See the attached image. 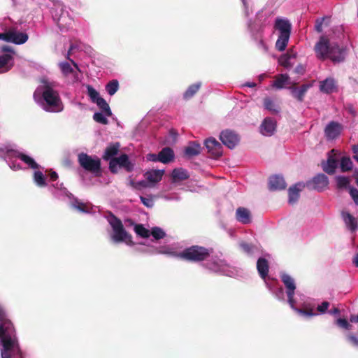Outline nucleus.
Here are the masks:
<instances>
[{"label":"nucleus","instance_id":"obj_1","mask_svg":"<svg viewBox=\"0 0 358 358\" xmlns=\"http://www.w3.org/2000/svg\"><path fill=\"white\" fill-rule=\"evenodd\" d=\"M34 99L47 112L58 113L63 110V104L58 92L47 80H43V84L36 89Z\"/></svg>","mask_w":358,"mask_h":358},{"label":"nucleus","instance_id":"obj_2","mask_svg":"<svg viewBox=\"0 0 358 358\" xmlns=\"http://www.w3.org/2000/svg\"><path fill=\"white\" fill-rule=\"evenodd\" d=\"M203 266L207 269L228 277L236 278L241 273L239 268L222 259L221 253H216L213 249L203 248Z\"/></svg>","mask_w":358,"mask_h":358},{"label":"nucleus","instance_id":"obj_3","mask_svg":"<svg viewBox=\"0 0 358 358\" xmlns=\"http://www.w3.org/2000/svg\"><path fill=\"white\" fill-rule=\"evenodd\" d=\"M314 50L316 57L322 60L329 58L334 62L338 63L345 59L344 50L328 35L320 36L315 45Z\"/></svg>","mask_w":358,"mask_h":358},{"label":"nucleus","instance_id":"obj_4","mask_svg":"<svg viewBox=\"0 0 358 358\" xmlns=\"http://www.w3.org/2000/svg\"><path fill=\"white\" fill-rule=\"evenodd\" d=\"M0 157L3 158L13 171L21 169L20 165L16 163V159H20L32 169H38L40 167L31 157L18 151L16 145L11 143L0 144Z\"/></svg>","mask_w":358,"mask_h":358},{"label":"nucleus","instance_id":"obj_5","mask_svg":"<svg viewBox=\"0 0 358 358\" xmlns=\"http://www.w3.org/2000/svg\"><path fill=\"white\" fill-rule=\"evenodd\" d=\"M176 245L162 247L157 250V253L164 254L173 257L189 262L201 260V247L192 246L181 251L178 250Z\"/></svg>","mask_w":358,"mask_h":358},{"label":"nucleus","instance_id":"obj_6","mask_svg":"<svg viewBox=\"0 0 358 358\" xmlns=\"http://www.w3.org/2000/svg\"><path fill=\"white\" fill-rule=\"evenodd\" d=\"M274 28L279 32L275 48L280 52L284 51L290 38L292 23L287 18L278 17L275 20Z\"/></svg>","mask_w":358,"mask_h":358},{"label":"nucleus","instance_id":"obj_7","mask_svg":"<svg viewBox=\"0 0 358 358\" xmlns=\"http://www.w3.org/2000/svg\"><path fill=\"white\" fill-rule=\"evenodd\" d=\"M1 358H22L16 333L0 339Z\"/></svg>","mask_w":358,"mask_h":358},{"label":"nucleus","instance_id":"obj_8","mask_svg":"<svg viewBox=\"0 0 358 358\" xmlns=\"http://www.w3.org/2000/svg\"><path fill=\"white\" fill-rule=\"evenodd\" d=\"M268 262L263 257L258 259L257 269L259 275L264 280L266 287L278 301H285L284 289L282 287H275L270 283L267 279L268 272Z\"/></svg>","mask_w":358,"mask_h":358},{"label":"nucleus","instance_id":"obj_9","mask_svg":"<svg viewBox=\"0 0 358 358\" xmlns=\"http://www.w3.org/2000/svg\"><path fill=\"white\" fill-rule=\"evenodd\" d=\"M108 221L113 229L110 238L113 243H125L129 245L133 244L131 235L127 232L120 220L111 215L108 217Z\"/></svg>","mask_w":358,"mask_h":358},{"label":"nucleus","instance_id":"obj_10","mask_svg":"<svg viewBox=\"0 0 358 358\" xmlns=\"http://www.w3.org/2000/svg\"><path fill=\"white\" fill-rule=\"evenodd\" d=\"M164 173V170H150L144 174V180L138 182L131 180L130 184L136 189H140L143 187H152L162 180Z\"/></svg>","mask_w":358,"mask_h":358},{"label":"nucleus","instance_id":"obj_11","mask_svg":"<svg viewBox=\"0 0 358 358\" xmlns=\"http://www.w3.org/2000/svg\"><path fill=\"white\" fill-rule=\"evenodd\" d=\"M280 278L285 285V291L284 290L285 301L287 302L289 306H293L294 303V295L296 289L295 280L289 274L285 272H280Z\"/></svg>","mask_w":358,"mask_h":358},{"label":"nucleus","instance_id":"obj_12","mask_svg":"<svg viewBox=\"0 0 358 358\" xmlns=\"http://www.w3.org/2000/svg\"><path fill=\"white\" fill-rule=\"evenodd\" d=\"M79 164L85 170L96 174L101 169V160L96 156H90L86 153H80L78 156Z\"/></svg>","mask_w":358,"mask_h":358},{"label":"nucleus","instance_id":"obj_13","mask_svg":"<svg viewBox=\"0 0 358 358\" xmlns=\"http://www.w3.org/2000/svg\"><path fill=\"white\" fill-rule=\"evenodd\" d=\"M15 332L13 324L8 318L5 308L0 305V339Z\"/></svg>","mask_w":358,"mask_h":358},{"label":"nucleus","instance_id":"obj_14","mask_svg":"<svg viewBox=\"0 0 358 358\" xmlns=\"http://www.w3.org/2000/svg\"><path fill=\"white\" fill-rule=\"evenodd\" d=\"M86 87L87 90V95L92 102L96 103L101 110H104L106 114L112 115L109 105L105 99L100 96L99 92L90 85H87Z\"/></svg>","mask_w":358,"mask_h":358},{"label":"nucleus","instance_id":"obj_15","mask_svg":"<svg viewBox=\"0 0 358 358\" xmlns=\"http://www.w3.org/2000/svg\"><path fill=\"white\" fill-rule=\"evenodd\" d=\"M339 154L335 150H331L328 153V158L326 162H322V167L324 172L328 174H334L338 166Z\"/></svg>","mask_w":358,"mask_h":358},{"label":"nucleus","instance_id":"obj_16","mask_svg":"<svg viewBox=\"0 0 358 358\" xmlns=\"http://www.w3.org/2000/svg\"><path fill=\"white\" fill-rule=\"evenodd\" d=\"M220 139L229 149L234 148L240 141L239 136L229 129L222 131L220 134Z\"/></svg>","mask_w":358,"mask_h":358},{"label":"nucleus","instance_id":"obj_17","mask_svg":"<svg viewBox=\"0 0 358 358\" xmlns=\"http://www.w3.org/2000/svg\"><path fill=\"white\" fill-rule=\"evenodd\" d=\"M248 29L250 31L252 37L258 43V47L266 52L268 50L267 45L263 41V27H256V25H252L251 22H248Z\"/></svg>","mask_w":358,"mask_h":358},{"label":"nucleus","instance_id":"obj_18","mask_svg":"<svg viewBox=\"0 0 358 358\" xmlns=\"http://www.w3.org/2000/svg\"><path fill=\"white\" fill-rule=\"evenodd\" d=\"M329 185V179L323 173H319L307 182L308 187L318 192L324 190Z\"/></svg>","mask_w":358,"mask_h":358},{"label":"nucleus","instance_id":"obj_19","mask_svg":"<svg viewBox=\"0 0 358 358\" xmlns=\"http://www.w3.org/2000/svg\"><path fill=\"white\" fill-rule=\"evenodd\" d=\"M343 129V126L335 121L327 124L324 129V135L328 141H332L339 136Z\"/></svg>","mask_w":358,"mask_h":358},{"label":"nucleus","instance_id":"obj_20","mask_svg":"<svg viewBox=\"0 0 358 358\" xmlns=\"http://www.w3.org/2000/svg\"><path fill=\"white\" fill-rule=\"evenodd\" d=\"M204 145L213 158H217L222 155V146L215 138H207L204 141Z\"/></svg>","mask_w":358,"mask_h":358},{"label":"nucleus","instance_id":"obj_21","mask_svg":"<svg viewBox=\"0 0 358 358\" xmlns=\"http://www.w3.org/2000/svg\"><path fill=\"white\" fill-rule=\"evenodd\" d=\"M9 43L16 45L25 43L29 38V36L25 32L17 31L15 29H9Z\"/></svg>","mask_w":358,"mask_h":358},{"label":"nucleus","instance_id":"obj_22","mask_svg":"<svg viewBox=\"0 0 358 358\" xmlns=\"http://www.w3.org/2000/svg\"><path fill=\"white\" fill-rule=\"evenodd\" d=\"M275 129L276 122L271 117H266L260 126V132L264 136H271L274 134Z\"/></svg>","mask_w":358,"mask_h":358},{"label":"nucleus","instance_id":"obj_23","mask_svg":"<svg viewBox=\"0 0 358 358\" xmlns=\"http://www.w3.org/2000/svg\"><path fill=\"white\" fill-rule=\"evenodd\" d=\"M320 90L325 94H331L337 90L336 81L333 78H327L320 82Z\"/></svg>","mask_w":358,"mask_h":358},{"label":"nucleus","instance_id":"obj_24","mask_svg":"<svg viewBox=\"0 0 358 358\" xmlns=\"http://www.w3.org/2000/svg\"><path fill=\"white\" fill-rule=\"evenodd\" d=\"M268 185L269 189L273 191L285 189L287 187L284 178L280 175L271 176L269 178Z\"/></svg>","mask_w":358,"mask_h":358},{"label":"nucleus","instance_id":"obj_25","mask_svg":"<svg viewBox=\"0 0 358 358\" xmlns=\"http://www.w3.org/2000/svg\"><path fill=\"white\" fill-rule=\"evenodd\" d=\"M49 190L57 198L67 197L71 199L73 194H71L66 188L63 185V183H56L49 187Z\"/></svg>","mask_w":358,"mask_h":358},{"label":"nucleus","instance_id":"obj_26","mask_svg":"<svg viewBox=\"0 0 358 358\" xmlns=\"http://www.w3.org/2000/svg\"><path fill=\"white\" fill-rule=\"evenodd\" d=\"M236 219L243 224H250L252 221L250 210L244 207L238 208L236 210Z\"/></svg>","mask_w":358,"mask_h":358},{"label":"nucleus","instance_id":"obj_27","mask_svg":"<svg viewBox=\"0 0 358 358\" xmlns=\"http://www.w3.org/2000/svg\"><path fill=\"white\" fill-rule=\"evenodd\" d=\"M303 187V184L298 182L289 188L288 201L289 204H294L298 201L299 198V193L302 190Z\"/></svg>","mask_w":358,"mask_h":358},{"label":"nucleus","instance_id":"obj_28","mask_svg":"<svg viewBox=\"0 0 358 358\" xmlns=\"http://www.w3.org/2000/svg\"><path fill=\"white\" fill-rule=\"evenodd\" d=\"M238 246L241 250L249 257H255L260 253L258 246L245 241H240Z\"/></svg>","mask_w":358,"mask_h":358},{"label":"nucleus","instance_id":"obj_29","mask_svg":"<svg viewBox=\"0 0 358 358\" xmlns=\"http://www.w3.org/2000/svg\"><path fill=\"white\" fill-rule=\"evenodd\" d=\"M343 220L347 228L351 231L355 232L358 229V222L356 217L348 212L342 213Z\"/></svg>","mask_w":358,"mask_h":358},{"label":"nucleus","instance_id":"obj_30","mask_svg":"<svg viewBox=\"0 0 358 358\" xmlns=\"http://www.w3.org/2000/svg\"><path fill=\"white\" fill-rule=\"evenodd\" d=\"M13 66V58L10 54L0 56V73L8 71Z\"/></svg>","mask_w":358,"mask_h":358},{"label":"nucleus","instance_id":"obj_31","mask_svg":"<svg viewBox=\"0 0 358 358\" xmlns=\"http://www.w3.org/2000/svg\"><path fill=\"white\" fill-rule=\"evenodd\" d=\"M312 87V84H303L300 87H290L292 96L299 101H302L307 91Z\"/></svg>","mask_w":358,"mask_h":358},{"label":"nucleus","instance_id":"obj_32","mask_svg":"<svg viewBox=\"0 0 358 358\" xmlns=\"http://www.w3.org/2000/svg\"><path fill=\"white\" fill-rule=\"evenodd\" d=\"M290 78L287 73H282L275 76V80L272 84V87L281 90L285 87L286 85L289 84Z\"/></svg>","mask_w":358,"mask_h":358},{"label":"nucleus","instance_id":"obj_33","mask_svg":"<svg viewBox=\"0 0 358 358\" xmlns=\"http://www.w3.org/2000/svg\"><path fill=\"white\" fill-rule=\"evenodd\" d=\"M296 53L293 51H289L287 54L282 55L279 59V63L281 66L289 69L293 65L292 59H295Z\"/></svg>","mask_w":358,"mask_h":358},{"label":"nucleus","instance_id":"obj_34","mask_svg":"<svg viewBox=\"0 0 358 358\" xmlns=\"http://www.w3.org/2000/svg\"><path fill=\"white\" fill-rule=\"evenodd\" d=\"M172 180L173 182L182 181L189 178L187 170L182 168L174 169L171 173Z\"/></svg>","mask_w":358,"mask_h":358},{"label":"nucleus","instance_id":"obj_35","mask_svg":"<svg viewBox=\"0 0 358 358\" xmlns=\"http://www.w3.org/2000/svg\"><path fill=\"white\" fill-rule=\"evenodd\" d=\"M33 181L34 184L40 188L45 187L48 186L45 176L42 171L39 170L35 169V171L33 174Z\"/></svg>","mask_w":358,"mask_h":358},{"label":"nucleus","instance_id":"obj_36","mask_svg":"<svg viewBox=\"0 0 358 358\" xmlns=\"http://www.w3.org/2000/svg\"><path fill=\"white\" fill-rule=\"evenodd\" d=\"M73 201H71V206L81 213H89L91 211L92 207L90 203H83L73 196L71 197Z\"/></svg>","mask_w":358,"mask_h":358},{"label":"nucleus","instance_id":"obj_37","mask_svg":"<svg viewBox=\"0 0 358 358\" xmlns=\"http://www.w3.org/2000/svg\"><path fill=\"white\" fill-rule=\"evenodd\" d=\"M159 162L167 164L174 158V153L170 148H164L159 152Z\"/></svg>","mask_w":358,"mask_h":358},{"label":"nucleus","instance_id":"obj_38","mask_svg":"<svg viewBox=\"0 0 358 358\" xmlns=\"http://www.w3.org/2000/svg\"><path fill=\"white\" fill-rule=\"evenodd\" d=\"M117 162L119 167L124 168L127 171H131L134 169V164L129 161L127 155L123 154L117 158H114Z\"/></svg>","mask_w":358,"mask_h":358},{"label":"nucleus","instance_id":"obj_39","mask_svg":"<svg viewBox=\"0 0 358 358\" xmlns=\"http://www.w3.org/2000/svg\"><path fill=\"white\" fill-rule=\"evenodd\" d=\"M120 148V144L118 143H113L108 145L103 155V158L105 160H108L112 158L113 156L117 154L118 150Z\"/></svg>","mask_w":358,"mask_h":358},{"label":"nucleus","instance_id":"obj_40","mask_svg":"<svg viewBox=\"0 0 358 358\" xmlns=\"http://www.w3.org/2000/svg\"><path fill=\"white\" fill-rule=\"evenodd\" d=\"M201 87V83H196L195 84L191 85L188 87L186 91L183 93L182 97L185 100H189L192 99L196 92H199Z\"/></svg>","mask_w":358,"mask_h":358},{"label":"nucleus","instance_id":"obj_41","mask_svg":"<svg viewBox=\"0 0 358 358\" xmlns=\"http://www.w3.org/2000/svg\"><path fill=\"white\" fill-rule=\"evenodd\" d=\"M59 66L61 72L63 76L65 77H68L71 75L75 76L76 73L75 69L71 66V65L67 62H62L59 63Z\"/></svg>","mask_w":358,"mask_h":358},{"label":"nucleus","instance_id":"obj_42","mask_svg":"<svg viewBox=\"0 0 358 358\" xmlns=\"http://www.w3.org/2000/svg\"><path fill=\"white\" fill-rule=\"evenodd\" d=\"M297 306H298V303L296 302V300H294V303L293 306H290V308L292 310H294L295 312H296L298 314H299L300 315H301L304 317H310L315 316L317 315L316 313H314L313 311V309L304 310V309L297 308Z\"/></svg>","mask_w":358,"mask_h":358},{"label":"nucleus","instance_id":"obj_43","mask_svg":"<svg viewBox=\"0 0 358 358\" xmlns=\"http://www.w3.org/2000/svg\"><path fill=\"white\" fill-rule=\"evenodd\" d=\"M112 115H108L104 110H101V112H96L93 115V119L95 122L102 124H107L108 121L107 117H110Z\"/></svg>","mask_w":358,"mask_h":358},{"label":"nucleus","instance_id":"obj_44","mask_svg":"<svg viewBox=\"0 0 358 358\" xmlns=\"http://www.w3.org/2000/svg\"><path fill=\"white\" fill-rule=\"evenodd\" d=\"M119 89V83L117 80L110 81L106 86V90L110 96L114 95Z\"/></svg>","mask_w":358,"mask_h":358},{"label":"nucleus","instance_id":"obj_45","mask_svg":"<svg viewBox=\"0 0 358 358\" xmlns=\"http://www.w3.org/2000/svg\"><path fill=\"white\" fill-rule=\"evenodd\" d=\"M340 167L343 172L348 171L352 168V162L348 157H343L341 159Z\"/></svg>","mask_w":358,"mask_h":358},{"label":"nucleus","instance_id":"obj_46","mask_svg":"<svg viewBox=\"0 0 358 358\" xmlns=\"http://www.w3.org/2000/svg\"><path fill=\"white\" fill-rule=\"evenodd\" d=\"M200 152L199 144H190L185 148V155L188 157H193Z\"/></svg>","mask_w":358,"mask_h":358},{"label":"nucleus","instance_id":"obj_47","mask_svg":"<svg viewBox=\"0 0 358 358\" xmlns=\"http://www.w3.org/2000/svg\"><path fill=\"white\" fill-rule=\"evenodd\" d=\"M155 196L153 195H145V196H141L140 199L142 203L148 207V208H152L155 205Z\"/></svg>","mask_w":358,"mask_h":358},{"label":"nucleus","instance_id":"obj_48","mask_svg":"<svg viewBox=\"0 0 358 358\" xmlns=\"http://www.w3.org/2000/svg\"><path fill=\"white\" fill-rule=\"evenodd\" d=\"M264 107L266 109H267L273 113H277L279 112L278 107L277 106H275L274 102L269 98H266L264 99Z\"/></svg>","mask_w":358,"mask_h":358},{"label":"nucleus","instance_id":"obj_49","mask_svg":"<svg viewBox=\"0 0 358 358\" xmlns=\"http://www.w3.org/2000/svg\"><path fill=\"white\" fill-rule=\"evenodd\" d=\"M336 180L338 188L347 187L350 183L348 178L345 176H337Z\"/></svg>","mask_w":358,"mask_h":358},{"label":"nucleus","instance_id":"obj_50","mask_svg":"<svg viewBox=\"0 0 358 358\" xmlns=\"http://www.w3.org/2000/svg\"><path fill=\"white\" fill-rule=\"evenodd\" d=\"M151 234L154 238L158 240L164 237L165 232L159 227H153L151 230Z\"/></svg>","mask_w":358,"mask_h":358},{"label":"nucleus","instance_id":"obj_51","mask_svg":"<svg viewBox=\"0 0 358 358\" xmlns=\"http://www.w3.org/2000/svg\"><path fill=\"white\" fill-rule=\"evenodd\" d=\"M134 229H135L136 233L142 237H148L149 236L150 231L148 229H146L145 227H143V226L141 224H136L135 226Z\"/></svg>","mask_w":358,"mask_h":358},{"label":"nucleus","instance_id":"obj_52","mask_svg":"<svg viewBox=\"0 0 358 358\" xmlns=\"http://www.w3.org/2000/svg\"><path fill=\"white\" fill-rule=\"evenodd\" d=\"M326 19H328V17H320V18L316 19L315 24V30L317 32L321 33L322 31V30H323L322 26H323L324 22Z\"/></svg>","mask_w":358,"mask_h":358},{"label":"nucleus","instance_id":"obj_53","mask_svg":"<svg viewBox=\"0 0 358 358\" xmlns=\"http://www.w3.org/2000/svg\"><path fill=\"white\" fill-rule=\"evenodd\" d=\"M244 8V14L246 17H249L250 14L252 13V8L248 0H241Z\"/></svg>","mask_w":358,"mask_h":358},{"label":"nucleus","instance_id":"obj_54","mask_svg":"<svg viewBox=\"0 0 358 358\" xmlns=\"http://www.w3.org/2000/svg\"><path fill=\"white\" fill-rule=\"evenodd\" d=\"M349 193L355 203L358 206V189L350 187L349 188Z\"/></svg>","mask_w":358,"mask_h":358},{"label":"nucleus","instance_id":"obj_55","mask_svg":"<svg viewBox=\"0 0 358 358\" xmlns=\"http://www.w3.org/2000/svg\"><path fill=\"white\" fill-rule=\"evenodd\" d=\"M336 324L338 327L345 329H350L351 325L345 319L339 318L336 320Z\"/></svg>","mask_w":358,"mask_h":358},{"label":"nucleus","instance_id":"obj_56","mask_svg":"<svg viewBox=\"0 0 358 358\" xmlns=\"http://www.w3.org/2000/svg\"><path fill=\"white\" fill-rule=\"evenodd\" d=\"M348 341L351 345L358 348V338L353 335H348L347 337Z\"/></svg>","mask_w":358,"mask_h":358},{"label":"nucleus","instance_id":"obj_57","mask_svg":"<svg viewBox=\"0 0 358 358\" xmlns=\"http://www.w3.org/2000/svg\"><path fill=\"white\" fill-rule=\"evenodd\" d=\"M118 164L115 159H112L109 164V169L112 173L117 172Z\"/></svg>","mask_w":358,"mask_h":358},{"label":"nucleus","instance_id":"obj_58","mask_svg":"<svg viewBox=\"0 0 358 358\" xmlns=\"http://www.w3.org/2000/svg\"><path fill=\"white\" fill-rule=\"evenodd\" d=\"M329 306V303L327 301H324L321 303V305H319L317 306V310L320 313H324L327 311V310L328 309Z\"/></svg>","mask_w":358,"mask_h":358},{"label":"nucleus","instance_id":"obj_59","mask_svg":"<svg viewBox=\"0 0 358 358\" xmlns=\"http://www.w3.org/2000/svg\"><path fill=\"white\" fill-rule=\"evenodd\" d=\"M146 159L148 161L150 162H159V153L158 154H154V153H150L147 155Z\"/></svg>","mask_w":358,"mask_h":358},{"label":"nucleus","instance_id":"obj_60","mask_svg":"<svg viewBox=\"0 0 358 358\" xmlns=\"http://www.w3.org/2000/svg\"><path fill=\"white\" fill-rule=\"evenodd\" d=\"M9 30L3 33H0V40L9 43Z\"/></svg>","mask_w":358,"mask_h":358},{"label":"nucleus","instance_id":"obj_61","mask_svg":"<svg viewBox=\"0 0 358 358\" xmlns=\"http://www.w3.org/2000/svg\"><path fill=\"white\" fill-rule=\"evenodd\" d=\"M294 72L298 74H303L305 72V67L302 64H299L294 69Z\"/></svg>","mask_w":358,"mask_h":358},{"label":"nucleus","instance_id":"obj_62","mask_svg":"<svg viewBox=\"0 0 358 358\" xmlns=\"http://www.w3.org/2000/svg\"><path fill=\"white\" fill-rule=\"evenodd\" d=\"M2 50L6 52L5 54H10L12 57L14 55V51L10 46H8V45L3 46Z\"/></svg>","mask_w":358,"mask_h":358},{"label":"nucleus","instance_id":"obj_63","mask_svg":"<svg viewBox=\"0 0 358 358\" xmlns=\"http://www.w3.org/2000/svg\"><path fill=\"white\" fill-rule=\"evenodd\" d=\"M49 176L51 181H55L58 178V174L54 171H50Z\"/></svg>","mask_w":358,"mask_h":358},{"label":"nucleus","instance_id":"obj_64","mask_svg":"<svg viewBox=\"0 0 358 358\" xmlns=\"http://www.w3.org/2000/svg\"><path fill=\"white\" fill-rule=\"evenodd\" d=\"M352 151L354 153V159L358 162V144L352 146Z\"/></svg>","mask_w":358,"mask_h":358}]
</instances>
